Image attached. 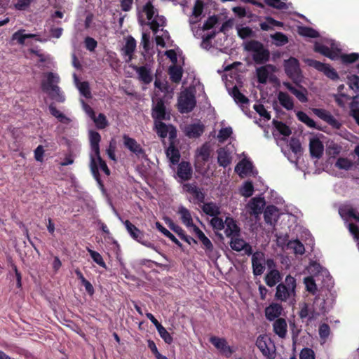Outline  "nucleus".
<instances>
[{
  "instance_id": "nucleus-51",
  "label": "nucleus",
  "mask_w": 359,
  "mask_h": 359,
  "mask_svg": "<svg viewBox=\"0 0 359 359\" xmlns=\"http://www.w3.org/2000/svg\"><path fill=\"white\" fill-rule=\"evenodd\" d=\"M296 114L297 118L302 123H305L307 126L313 128H316L315 121L311 118L306 113L303 111H297Z\"/></svg>"
},
{
  "instance_id": "nucleus-12",
  "label": "nucleus",
  "mask_w": 359,
  "mask_h": 359,
  "mask_svg": "<svg viewBox=\"0 0 359 359\" xmlns=\"http://www.w3.org/2000/svg\"><path fill=\"white\" fill-rule=\"evenodd\" d=\"M28 39H35L36 41L39 42L47 41L46 39H42L36 34H26L25 29H20L14 32L11 36V40L15 41L16 43L23 46L26 44V40Z\"/></svg>"
},
{
  "instance_id": "nucleus-1",
  "label": "nucleus",
  "mask_w": 359,
  "mask_h": 359,
  "mask_svg": "<svg viewBox=\"0 0 359 359\" xmlns=\"http://www.w3.org/2000/svg\"><path fill=\"white\" fill-rule=\"evenodd\" d=\"M139 22L141 25H148L156 34L160 29L161 34L156 36L157 46L165 47L170 40V36L167 31L163 30L166 20L163 15H159L150 1H148L139 13Z\"/></svg>"
},
{
  "instance_id": "nucleus-21",
  "label": "nucleus",
  "mask_w": 359,
  "mask_h": 359,
  "mask_svg": "<svg viewBox=\"0 0 359 359\" xmlns=\"http://www.w3.org/2000/svg\"><path fill=\"white\" fill-rule=\"evenodd\" d=\"M155 128L161 137H165L168 135L170 139L176 137V129L171 125H165L162 121H156Z\"/></svg>"
},
{
  "instance_id": "nucleus-18",
  "label": "nucleus",
  "mask_w": 359,
  "mask_h": 359,
  "mask_svg": "<svg viewBox=\"0 0 359 359\" xmlns=\"http://www.w3.org/2000/svg\"><path fill=\"white\" fill-rule=\"evenodd\" d=\"M124 146L138 157H144L145 153L141 145L137 142L127 135L123 136Z\"/></svg>"
},
{
  "instance_id": "nucleus-10",
  "label": "nucleus",
  "mask_w": 359,
  "mask_h": 359,
  "mask_svg": "<svg viewBox=\"0 0 359 359\" xmlns=\"http://www.w3.org/2000/svg\"><path fill=\"white\" fill-rule=\"evenodd\" d=\"M90 168L93 175L100 182L99 170L103 171L106 175H109L110 170L108 168L106 163L102 159L100 154L97 156H90Z\"/></svg>"
},
{
  "instance_id": "nucleus-24",
  "label": "nucleus",
  "mask_w": 359,
  "mask_h": 359,
  "mask_svg": "<svg viewBox=\"0 0 359 359\" xmlns=\"http://www.w3.org/2000/svg\"><path fill=\"white\" fill-rule=\"evenodd\" d=\"M184 189L192 196L194 203H202L205 196L201 189L198 188L194 184H186L183 187Z\"/></svg>"
},
{
  "instance_id": "nucleus-17",
  "label": "nucleus",
  "mask_w": 359,
  "mask_h": 359,
  "mask_svg": "<svg viewBox=\"0 0 359 359\" xmlns=\"http://www.w3.org/2000/svg\"><path fill=\"white\" fill-rule=\"evenodd\" d=\"M154 106L152 108V117L154 121H162L168 118L169 114L165 111V107L162 100H155L153 99Z\"/></svg>"
},
{
  "instance_id": "nucleus-33",
  "label": "nucleus",
  "mask_w": 359,
  "mask_h": 359,
  "mask_svg": "<svg viewBox=\"0 0 359 359\" xmlns=\"http://www.w3.org/2000/svg\"><path fill=\"white\" fill-rule=\"evenodd\" d=\"M178 213L180 215L182 223L194 232V227L197 226L193 223L190 212L184 206H180L178 209Z\"/></svg>"
},
{
  "instance_id": "nucleus-62",
  "label": "nucleus",
  "mask_w": 359,
  "mask_h": 359,
  "mask_svg": "<svg viewBox=\"0 0 359 359\" xmlns=\"http://www.w3.org/2000/svg\"><path fill=\"white\" fill-rule=\"evenodd\" d=\"M232 134V128L231 127L222 128L217 135V139L219 142L226 141Z\"/></svg>"
},
{
  "instance_id": "nucleus-3",
  "label": "nucleus",
  "mask_w": 359,
  "mask_h": 359,
  "mask_svg": "<svg viewBox=\"0 0 359 359\" xmlns=\"http://www.w3.org/2000/svg\"><path fill=\"white\" fill-rule=\"evenodd\" d=\"M327 44L330 45V47L316 42L315 43L314 50L316 52L320 53L332 60H336L341 57L344 63H352L356 61L359 57V54L355 53L341 55L340 48L338 45L332 40L327 41Z\"/></svg>"
},
{
  "instance_id": "nucleus-15",
  "label": "nucleus",
  "mask_w": 359,
  "mask_h": 359,
  "mask_svg": "<svg viewBox=\"0 0 359 359\" xmlns=\"http://www.w3.org/2000/svg\"><path fill=\"white\" fill-rule=\"evenodd\" d=\"M320 137H323V135H313L309 139V150L311 155L312 157L316 158H320L324 151V146L320 140Z\"/></svg>"
},
{
  "instance_id": "nucleus-58",
  "label": "nucleus",
  "mask_w": 359,
  "mask_h": 359,
  "mask_svg": "<svg viewBox=\"0 0 359 359\" xmlns=\"http://www.w3.org/2000/svg\"><path fill=\"white\" fill-rule=\"evenodd\" d=\"M353 165L351 161L348 159L347 158H339L335 163V166L341 170H348Z\"/></svg>"
},
{
  "instance_id": "nucleus-46",
  "label": "nucleus",
  "mask_w": 359,
  "mask_h": 359,
  "mask_svg": "<svg viewBox=\"0 0 359 359\" xmlns=\"http://www.w3.org/2000/svg\"><path fill=\"white\" fill-rule=\"evenodd\" d=\"M210 157V147L207 144H203L196 151V161L205 162Z\"/></svg>"
},
{
  "instance_id": "nucleus-6",
  "label": "nucleus",
  "mask_w": 359,
  "mask_h": 359,
  "mask_svg": "<svg viewBox=\"0 0 359 359\" xmlns=\"http://www.w3.org/2000/svg\"><path fill=\"white\" fill-rule=\"evenodd\" d=\"M296 280L294 278L287 276L285 282L276 287V298L280 301L293 299L295 295Z\"/></svg>"
},
{
  "instance_id": "nucleus-13",
  "label": "nucleus",
  "mask_w": 359,
  "mask_h": 359,
  "mask_svg": "<svg viewBox=\"0 0 359 359\" xmlns=\"http://www.w3.org/2000/svg\"><path fill=\"white\" fill-rule=\"evenodd\" d=\"M306 62L309 66L313 67L317 70L323 72L327 77L330 78L331 79L334 80L338 78L337 73L335 72V70L327 65L312 59H307Z\"/></svg>"
},
{
  "instance_id": "nucleus-30",
  "label": "nucleus",
  "mask_w": 359,
  "mask_h": 359,
  "mask_svg": "<svg viewBox=\"0 0 359 359\" xmlns=\"http://www.w3.org/2000/svg\"><path fill=\"white\" fill-rule=\"evenodd\" d=\"M177 177L182 181L189 180L192 175V168L188 162H181L177 168Z\"/></svg>"
},
{
  "instance_id": "nucleus-28",
  "label": "nucleus",
  "mask_w": 359,
  "mask_h": 359,
  "mask_svg": "<svg viewBox=\"0 0 359 359\" xmlns=\"http://www.w3.org/2000/svg\"><path fill=\"white\" fill-rule=\"evenodd\" d=\"M275 70L276 67L271 65H267L257 69L258 81L261 83H266Z\"/></svg>"
},
{
  "instance_id": "nucleus-47",
  "label": "nucleus",
  "mask_w": 359,
  "mask_h": 359,
  "mask_svg": "<svg viewBox=\"0 0 359 359\" xmlns=\"http://www.w3.org/2000/svg\"><path fill=\"white\" fill-rule=\"evenodd\" d=\"M167 157L172 164H176L179 162L180 154L177 149L170 145L166 150Z\"/></svg>"
},
{
  "instance_id": "nucleus-32",
  "label": "nucleus",
  "mask_w": 359,
  "mask_h": 359,
  "mask_svg": "<svg viewBox=\"0 0 359 359\" xmlns=\"http://www.w3.org/2000/svg\"><path fill=\"white\" fill-rule=\"evenodd\" d=\"M203 131L204 126L199 123L188 125L184 128V133L189 138L198 137Z\"/></svg>"
},
{
  "instance_id": "nucleus-22",
  "label": "nucleus",
  "mask_w": 359,
  "mask_h": 359,
  "mask_svg": "<svg viewBox=\"0 0 359 359\" xmlns=\"http://www.w3.org/2000/svg\"><path fill=\"white\" fill-rule=\"evenodd\" d=\"M230 245L231 248L236 251H243V252L247 255L252 253L251 246L243 239L238 238L237 235L231 237Z\"/></svg>"
},
{
  "instance_id": "nucleus-20",
  "label": "nucleus",
  "mask_w": 359,
  "mask_h": 359,
  "mask_svg": "<svg viewBox=\"0 0 359 359\" xmlns=\"http://www.w3.org/2000/svg\"><path fill=\"white\" fill-rule=\"evenodd\" d=\"M266 205L264 198L262 197L252 198L247 205V208L251 215L255 216L259 215Z\"/></svg>"
},
{
  "instance_id": "nucleus-45",
  "label": "nucleus",
  "mask_w": 359,
  "mask_h": 359,
  "mask_svg": "<svg viewBox=\"0 0 359 359\" xmlns=\"http://www.w3.org/2000/svg\"><path fill=\"white\" fill-rule=\"evenodd\" d=\"M203 211L212 217L217 216L220 213L219 207L214 203H207L203 205Z\"/></svg>"
},
{
  "instance_id": "nucleus-2",
  "label": "nucleus",
  "mask_w": 359,
  "mask_h": 359,
  "mask_svg": "<svg viewBox=\"0 0 359 359\" xmlns=\"http://www.w3.org/2000/svg\"><path fill=\"white\" fill-rule=\"evenodd\" d=\"M206 1L207 0H196L191 14L189 17V22L193 34L195 36L203 39L201 46L203 48H207L209 40L215 36V31L212 32L210 34H205L201 33L200 29H196L195 27V25L200 22L203 16V13Z\"/></svg>"
},
{
  "instance_id": "nucleus-63",
  "label": "nucleus",
  "mask_w": 359,
  "mask_h": 359,
  "mask_svg": "<svg viewBox=\"0 0 359 359\" xmlns=\"http://www.w3.org/2000/svg\"><path fill=\"white\" fill-rule=\"evenodd\" d=\"M285 1L286 0H265V3L269 6L278 9H285L288 8L285 2Z\"/></svg>"
},
{
  "instance_id": "nucleus-26",
  "label": "nucleus",
  "mask_w": 359,
  "mask_h": 359,
  "mask_svg": "<svg viewBox=\"0 0 359 359\" xmlns=\"http://www.w3.org/2000/svg\"><path fill=\"white\" fill-rule=\"evenodd\" d=\"M194 233L198 237L203 244V248L208 256H210L213 251V245L210 240L204 234V233L198 228L194 227Z\"/></svg>"
},
{
  "instance_id": "nucleus-50",
  "label": "nucleus",
  "mask_w": 359,
  "mask_h": 359,
  "mask_svg": "<svg viewBox=\"0 0 359 359\" xmlns=\"http://www.w3.org/2000/svg\"><path fill=\"white\" fill-rule=\"evenodd\" d=\"M276 46H282L288 42L287 36L282 32H276L271 35Z\"/></svg>"
},
{
  "instance_id": "nucleus-49",
  "label": "nucleus",
  "mask_w": 359,
  "mask_h": 359,
  "mask_svg": "<svg viewBox=\"0 0 359 359\" xmlns=\"http://www.w3.org/2000/svg\"><path fill=\"white\" fill-rule=\"evenodd\" d=\"M287 247L292 250L295 254L302 255L305 251L304 245L298 240L289 241Z\"/></svg>"
},
{
  "instance_id": "nucleus-43",
  "label": "nucleus",
  "mask_w": 359,
  "mask_h": 359,
  "mask_svg": "<svg viewBox=\"0 0 359 359\" xmlns=\"http://www.w3.org/2000/svg\"><path fill=\"white\" fill-rule=\"evenodd\" d=\"M74 79L76 86L79 89L80 93L85 97H90L91 94L89 89L88 83L86 81L80 82L75 74H74Z\"/></svg>"
},
{
  "instance_id": "nucleus-4",
  "label": "nucleus",
  "mask_w": 359,
  "mask_h": 359,
  "mask_svg": "<svg viewBox=\"0 0 359 359\" xmlns=\"http://www.w3.org/2000/svg\"><path fill=\"white\" fill-rule=\"evenodd\" d=\"M46 79L41 82V88L43 92L49 95L52 99L59 102L65 101V97L60 91L57 83L60 81L59 76L57 74L49 72L44 75Z\"/></svg>"
},
{
  "instance_id": "nucleus-59",
  "label": "nucleus",
  "mask_w": 359,
  "mask_h": 359,
  "mask_svg": "<svg viewBox=\"0 0 359 359\" xmlns=\"http://www.w3.org/2000/svg\"><path fill=\"white\" fill-rule=\"evenodd\" d=\"M277 209L275 206H268L264 212V219L267 223H272L276 216Z\"/></svg>"
},
{
  "instance_id": "nucleus-54",
  "label": "nucleus",
  "mask_w": 359,
  "mask_h": 359,
  "mask_svg": "<svg viewBox=\"0 0 359 359\" xmlns=\"http://www.w3.org/2000/svg\"><path fill=\"white\" fill-rule=\"evenodd\" d=\"M298 33L300 35L306 37L316 38L318 36V33L317 31L307 27H299Z\"/></svg>"
},
{
  "instance_id": "nucleus-44",
  "label": "nucleus",
  "mask_w": 359,
  "mask_h": 359,
  "mask_svg": "<svg viewBox=\"0 0 359 359\" xmlns=\"http://www.w3.org/2000/svg\"><path fill=\"white\" fill-rule=\"evenodd\" d=\"M49 110L50 114L62 123L69 124L71 122V119L57 110L53 104L49 106Z\"/></svg>"
},
{
  "instance_id": "nucleus-16",
  "label": "nucleus",
  "mask_w": 359,
  "mask_h": 359,
  "mask_svg": "<svg viewBox=\"0 0 359 359\" xmlns=\"http://www.w3.org/2000/svg\"><path fill=\"white\" fill-rule=\"evenodd\" d=\"M210 343L220 352L221 354L226 357H229L233 353L232 348L229 346L226 340L224 338L218 337H211L210 338Z\"/></svg>"
},
{
  "instance_id": "nucleus-27",
  "label": "nucleus",
  "mask_w": 359,
  "mask_h": 359,
  "mask_svg": "<svg viewBox=\"0 0 359 359\" xmlns=\"http://www.w3.org/2000/svg\"><path fill=\"white\" fill-rule=\"evenodd\" d=\"M283 311V306L278 303H271L265 309V316L269 320L278 318Z\"/></svg>"
},
{
  "instance_id": "nucleus-40",
  "label": "nucleus",
  "mask_w": 359,
  "mask_h": 359,
  "mask_svg": "<svg viewBox=\"0 0 359 359\" xmlns=\"http://www.w3.org/2000/svg\"><path fill=\"white\" fill-rule=\"evenodd\" d=\"M278 99L280 104L286 109L291 110L294 107L292 98L286 93L279 92Z\"/></svg>"
},
{
  "instance_id": "nucleus-7",
  "label": "nucleus",
  "mask_w": 359,
  "mask_h": 359,
  "mask_svg": "<svg viewBox=\"0 0 359 359\" xmlns=\"http://www.w3.org/2000/svg\"><path fill=\"white\" fill-rule=\"evenodd\" d=\"M245 49L252 53L254 61L257 64H262L268 61L269 52L262 43L257 41H250L245 43Z\"/></svg>"
},
{
  "instance_id": "nucleus-60",
  "label": "nucleus",
  "mask_w": 359,
  "mask_h": 359,
  "mask_svg": "<svg viewBox=\"0 0 359 359\" xmlns=\"http://www.w3.org/2000/svg\"><path fill=\"white\" fill-rule=\"evenodd\" d=\"M254 187L250 182H245L240 189L241 194L245 197H250L253 194Z\"/></svg>"
},
{
  "instance_id": "nucleus-5",
  "label": "nucleus",
  "mask_w": 359,
  "mask_h": 359,
  "mask_svg": "<svg viewBox=\"0 0 359 359\" xmlns=\"http://www.w3.org/2000/svg\"><path fill=\"white\" fill-rule=\"evenodd\" d=\"M341 217L348 223V228L354 238L359 241V215L350 206H344L339 208Z\"/></svg>"
},
{
  "instance_id": "nucleus-36",
  "label": "nucleus",
  "mask_w": 359,
  "mask_h": 359,
  "mask_svg": "<svg viewBox=\"0 0 359 359\" xmlns=\"http://www.w3.org/2000/svg\"><path fill=\"white\" fill-rule=\"evenodd\" d=\"M217 162L220 166L224 168L228 166L231 163V154L226 149L220 148L217 150Z\"/></svg>"
},
{
  "instance_id": "nucleus-41",
  "label": "nucleus",
  "mask_w": 359,
  "mask_h": 359,
  "mask_svg": "<svg viewBox=\"0 0 359 359\" xmlns=\"http://www.w3.org/2000/svg\"><path fill=\"white\" fill-rule=\"evenodd\" d=\"M289 147H290V149H291V151L294 154V159H293V158H292L290 157H288V159L291 162L295 163L297 158L299 156L302 155V146H301V144H300L299 141L297 139L292 138L290 140V141Z\"/></svg>"
},
{
  "instance_id": "nucleus-35",
  "label": "nucleus",
  "mask_w": 359,
  "mask_h": 359,
  "mask_svg": "<svg viewBox=\"0 0 359 359\" xmlns=\"http://www.w3.org/2000/svg\"><path fill=\"white\" fill-rule=\"evenodd\" d=\"M136 48V41L134 38L129 36L126 39V44L122 48L123 53L125 56L128 57L126 62H130L132 60L133 54Z\"/></svg>"
},
{
  "instance_id": "nucleus-11",
  "label": "nucleus",
  "mask_w": 359,
  "mask_h": 359,
  "mask_svg": "<svg viewBox=\"0 0 359 359\" xmlns=\"http://www.w3.org/2000/svg\"><path fill=\"white\" fill-rule=\"evenodd\" d=\"M256 346L266 358L273 359L275 358V346L266 336H259L257 339Z\"/></svg>"
},
{
  "instance_id": "nucleus-23",
  "label": "nucleus",
  "mask_w": 359,
  "mask_h": 359,
  "mask_svg": "<svg viewBox=\"0 0 359 359\" xmlns=\"http://www.w3.org/2000/svg\"><path fill=\"white\" fill-rule=\"evenodd\" d=\"M135 70L138 79L145 84L150 83L153 80V73L151 69L147 66L133 67Z\"/></svg>"
},
{
  "instance_id": "nucleus-52",
  "label": "nucleus",
  "mask_w": 359,
  "mask_h": 359,
  "mask_svg": "<svg viewBox=\"0 0 359 359\" xmlns=\"http://www.w3.org/2000/svg\"><path fill=\"white\" fill-rule=\"evenodd\" d=\"M91 118L95 123L96 127L99 129H104L108 126V121L103 114H99L97 116L94 115Z\"/></svg>"
},
{
  "instance_id": "nucleus-29",
  "label": "nucleus",
  "mask_w": 359,
  "mask_h": 359,
  "mask_svg": "<svg viewBox=\"0 0 359 359\" xmlns=\"http://www.w3.org/2000/svg\"><path fill=\"white\" fill-rule=\"evenodd\" d=\"M235 172L241 177H244L253 172L252 163L246 159L240 161L235 168Z\"/></svg>"
},
{
  "instance_id": "nucleus-56",
  "label": "nucleus",
  "mask_w": 359,
  "mask_h": 359,
  "mask_svg": "<svg viewBox=\"0 0 359 359\" xmlns=\"http://www.w3.org/2000/svg\"><path fill=\"white\" fill-rule=\"evenodd\" d=\"M169 74L170 79L174 82H179L182 76V69L180 67L173 66L169 69Z\"/></svg>"
},
{
  "instance_id": "nucleus-31",
  "label": "nucleus",
  "mask_w": 359,
  "mask_h": 359,
  "mask_svg": "<svg viewBox=\"0 0 359 359\" xmlns=\"http://www.w3.org/2000/svg\"><path fill=\"white\" fill-rule=\"evenodd\" d=\"M313 112L320 118L325 121L330 125L338 128L339 123L334 116L327 111L323 109H313Z\"/></svg>"
},
{
  "instance_id": "nucleus-48",
  "label": "nucleus",
  "mask_w": 359,
  "mask_h": 359,
  "mask_svg": "<svg viewBox=\"0 0 359 359\" xmlns=\"http://www.w3.org/2000/svg\"><path fill=\"white\" fill-rule=\"evenodd\" d=\"M218 18L216 16H211L207 19V20L203 23L202 27H196L195 25L196 29H200L201 33H203L206 30H209L212 28H214L215 25L217 24Z\"/></svg>"
},
{
  "instance_id": "nucleus-14",
  "label": "nucleus",
  "mask_w": 359,
  "mask_h": 359,
  "mask_svg": "<svg viewBox=\"0 0 359 359\" xmlns=\"http://www.w3.org/2000/svg\"><path fill=\"white\" fill-rule=\"evenodd\" d=\"M120 220L123 222L125 227L126 228L127 231L130 234V236L135 241L139 243H141L144 245H146L149 248H153V245L151 243H145L143 242L144 233L142 231L137 229L135 225H133L128 220H122L121 217H119Z\"/></svg>"
},
{
  "instance_id": "nucleus-38",
  "label": "nucleus",
  "mask_w": 359,
  "mask_h": 359,
  "mask_svg": "<svg viewBox=\"0 0 359 359\" xmlns=\"http://www.w3.org/2000/svg\"><path fill=\"white\" fill-rule=\"evenodd\" d=\"M225 233L228 237L236 236L239 231V229L236 222L230 217H226L225 220Z\"/></svg>"
},
{
  "instance_id": "nucleus-57",
  "label": "nucleus",
  "mask_w": 359,
  "mask_h": 359,
  "mask_svg": "<svg viewBox=\"0 0 359 359\" xmlns=\"http://www.w3.org/2000/svg\"><path fill=\"white\" fill-rule=\"evenodd\" d=\"M274 125H275L276 131L280 135H282L284 137H288L291 134L290 129L285 124H284L281 122L274 121Z\"/></svg>"
},
{
  "instance_id": "nucleus-9",
  "label": "nucleus",
  "mask_w": 359,
  "mask_h": 359,
  "mask_svg": "<svg viewBox=\"0 0 359 359\" xmlns=\"http://www.w3.org/2000/svg\"><path fill=\"white\" fill-rule=\"evenodd\" d=\"M195 105L196 99L190 90H185L180 93L178 98V108L180 112H189L194 108Z\"/></svg>"
},
{
  "instance_id": "nucleus-8",
  "label": "nucleus",
  "mask_w": 359,
  "mask_h": 359,
  "mask_svg": "<svg viewBox=\"0 0 359 359\" xmlns=\"http://www.w3.org/2000/svg\"><path fill=\"white\" fill-rule=\"evenodd\" d=\"M284 68L287 75L296 83L302 81V75L299 61L295 57H290L284 62Z\"/></svg>"
},
{
  "instance_id": "nucleus-42",
  "label": "nucleus",
  "mask_w": 359,
  "mask_h": 359,
  "mask_svg": "<svg viewBox=\"0 0 359 359\" xmlns=\"http://www.w3.org/2000/svg\"><path fill=\"white\" fill-rule=\"evenodd\" d=\"M280 274L278 271L272 269L266 276V283L269 287L274 286L280 280Z\"/></svg>"
},
{
  "instance_id": "nucleus-19",
  "label": "nucleus",
  "mask_w": 359,
  "mask_h": 359,
  "mask_svg": "<svg viewBox=\"0 0 359 359\" xmlns=\"http://www.w3.org/2000/svg\"><path fill=\"white\" fill-rule=\"evenodd\" d=\"M265 257L264 253L256 252L252 255V264L253 273L256 276L261 275L265 269Z\"/></svg>"
},
{
  "instance_id": "nucleus-37",
  "label": "nucleus",
  "mask_w": 359,
  "mask_h": 359,
  "mask_svg": "<svg viewBox=\"0 0 359 359\" xmlns=\"http://www.w3.org/2000/svg\"><path fill=\"white\" fill-rule=\"evenodd\" d=\"M283 86H285L294 95H295L300 102H306L308 100L306 89H297L288 82H284Z\"/></svg>"
},
{
  "instance_id": "nucleus-55",
  "label": "nucleus",
  "mask_w": 359,
  "mask_h": 359,
  "mask_svg": "<svg viewBox=\"0 0 359 359\" xmlns=\"http://www.w3.org/2000/svg\"><path fill=\"white\" fill-rule=\"evenodd\" d=\"M156 330L160 337L166 344H170L172 342L173 339L172 336L162 325L157 326Z\"/></svg>"
},
{
  "instance_id": "nucleus-64",
  "label": "nucleus",
  "mask_w": 359,
  "mask_h": 359,
  "mask_svg": "<svg viewBox=\"0 0 359 359\" xmlns=\"http://www.w3.org/2000/svg\"><path fill=\"white\" fill-rule=\"evenodd\" d=\"M330 334V329L328 325L322 324L319 327V335L323 341V343H325Z\"/></svg>"
},
{
  "instance_id": "nucleus-61",
  "label": "nucleus",
  "mask_w": 359,
  "mask_h": 359,
  "mask_svg": "<svg viewBox=\"0 0 359 359\" xmlns=\"http://www.w3.org/2000/svg\"><path fill=\"white\" fill-rule=\"evenodd\" d=\"M253 108L265 121H269L271 118L270 114L262 104H254Z\"/></svg>"
},
{
  "instance_id": "nucleus-25",
  "label": "nucleus",
  "mask_w": 359,
  "mask_h": 359,
  "mask_svg": "<svg viewBox=\"0 0 359 359\" xmlns=\"http://www.w3.org/2000/svg\"><path fill=\"white\" fill-rule=\"evenodd\" d=\"M89 140L90 145V156H97L100 154V142L101 140L100 135L95 131L90 130L89 132Z\"/></svg>"
},
{
  "instance_id": "nucleus-39",
  "label": "nucleus",
  "mask_w": 359,
  "mask_h": 359,
  "mask_svg": "<svg viewBox=\"0 0 359 359\" xmlns=\"http://www.w3.org/2000/svg\"><path fill=\"white\" fill-rule=\"evenodd\" d=\"M231 95L233 97L235 102L242 107L243 110H244V107L248 104L249 100L239 91L236 86H234L232 88Z\"/></svg>"
},
{
  "instance_id": "nucleus-34",
  "label": "nucleus",
  "mask_w": 359,
  "mask_h": 359,
  "mask_svg": "<svg viewBox=\"0 0 359 359\" xmlns=\"http://www.w3.org/2000/svg\"><path fill=\"white\" fill-rule=\"evenodd\" d=\"M274 332L280 338H285L287 332V325L283 318H278L273 325Z\"/></svg>"
},
{
  "instance_id": "nucleus-53",
  "label": "nucleus",
  "mask_w": 359,
  "mask_h": 359,
  "mask_svg": "<svg viewBox=\"0 0 359 359\" xmlns=\"http://www.w3.org/2000/svg\"><path fill=\"white\" fill-rule=\"evenodd\" d=\"M87 251L90 254V255L91 258L93 259V260L96 264H97L99 266H100L102 268H104V269L107 268L106 264L104 262L102 255L99 252H97L96 251H94V250H91L89 248H87Z\"/></svg>"
}]
</instances>
